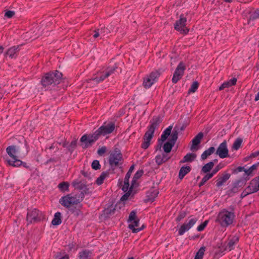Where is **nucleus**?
<instances>
[{
  "instance_id": "8",
  "label": "nucleus",
  "mask_w": 259,
  "mask_h": 259,
  "mask_svg": "<svg viewBox=\"0 0 259 259\" xmlns=\"http://www.w3.org/2000/svg\"><path fill=\"white\" fill-rule=\"evenodd\" d=\"M160 76V72L158 70H155L147 75L144 78L143 82V86L146 88H150L155 83Z\"/></svg>"
},
{
  "instance_id": "9",
  "label": "nucleus",
  "mask_w": 259,
  "mask_h": 259,
  "mask_svg": "<svg viewBox=\"0 0 259 259\" xmlns=\"http://www.w3.org/2000/svg\"><path fill=\"white\" fill-rule=\"evenodd\" d=\"M186 69L185 63L181 61L177 66L172 78V82L175 84L178 82L184 74V71Z\"/></svg>"
},
{
  "instance_id": "14",
  "label": "nucleus",
  "mask_w": 259,
  "mask_h": 259,
  "mask_svg": "<svg viewBox=\"0 0 259 259\" xmlns=\"http://www.w3.org/2000/svg\"><path fill=\"white\" fill-rule=\"evenodd\" d=\"M228 152L227 142L224 141L219 146L216 151V154L219 155L221 158H224L228 156Z\"/></svg>"
},
{
  "instance_id": "46",
  "label": "nucleus",
  "mask_w": 259,
  "mask_h": 259,
  "mask_svg": "<svg viewBox=\"0 0 259 259\" xmlns=\"http://www.w3.org/2000/svg\"><path fill=\"white\" fill-rule=\"evenodd\" d=\"M126 193L121 197L120 200L121 201H125L128 199L129 196L131 195L132 191H130L128 189L127 191L125 192Z\"/></svg>"
},
{
  "instance_id": "26",
  "label": "nucleus",
  "mask_w": 259,
  "mask_h": 259,
  "mask_svg": "<svg viewBox=\"0 0 259 259\" xmlns=\"http://www.w3.org/2000/svg\"><path fill=\"white\" fill-rule=\"evenodd\" d=\"M92 252L89 250H84L79 252L78 259H92Z\"/></svg>"
},
{
  "instance_id": "61",
  "label": "nucleus",
  "mask_w": 259,
  "mask_h": 259,
  "mask_svg": "<svg viewBox=\"0 0 259 259\" xmlns=\"http://www.w3.org/2000/svg\"><path fill=\"white\" fill-rule=\"evenodd\" d=\"M172 128V125H169L168 127H167L164 130V131L166 132V133H167L168 134H169L170 135V133L171 132Z\"/></svg>"
},
{
  "instance_id": "6",
  "label": "nucleus",
  "mask_w": 259,
  "mask_h": 259,
  "mask_svg": "<svg viewBox=\"0 0 259 259\" xmlns=\"http://www.w3.org/2000/svg\"><path fill=\"white\" fill-rule=\"evenodd\" d=\"M115 128L114 122H104L96 132L100 138L101 136L104 137L113 133Z\"/></svg>"
},
{
  "instance_id": "33",
  "label": "nucleus",
  "mask_w": 259,
  "mask_h": 259,
  "mask_svg": "<svg viewBox=\"0 0 259 259\" xmlns=\"http://www.w3.org/2000/svg\"><path fill=\"white\" fill-rule=\"evenodd\" d=\"M214 162L210 161L205 164L202 168L201 171L204 173H207L209 172L213 167Z\"/></svg>"
},
{
  "instance_id": "57",
  "label": "nucleus",
  "mask_w": 259,
  "mask_h": 259,
  "mask_svg": "<svg viewBox=\"0 0 259 259\" xmlns=\"http://www.w3.org/2000/svg\"><path fill=\"white\" fill-rule=\"evenodd\" d=\"M55 259H69V256L67 254L64 255H56Z\"/></svg>"
},
{
  "instance_id": "34",
  "label": "nucleus",
  "mask_w": 259,
  "mask_h": 259,
  "mask_svg": "<svg viewBox=\"0 0 259 259\" xmlns=\"http://www.w3.org/2000/svg\"><path fill=\"white\" fill-rule=\"evenodd\" d=\"M259 166V162L256 163L251 166L248 169H246L245 176H249L252 175L253 171L256 169Z\"/></svg>"
},
{
  "instance_id": "60",
  "label": "nucleus",
  "mask_w": 259,
  "mask_h": 259,
  "mask_svg": "<svg viewBox=\"0 0 259 259\" xmlns=\"http://www.w3.org/2000/svg\"><path fill=\"white\" fill-rule=\"evenodd\" d=\"M208 181V180L206 179V177H205V176L202 178L201 182L199 184V187H201L204 184Z\"/></svg>"
},
{
  "instance_id": "54",
  "label": "nucleus",
  "mask_w": 259,
  "mask_h": 259,
  "mask_svg": "<svg viewBox=\"0 0 259 259\" xmlns=\"http://www.w3.org/2000/svg\"><path fill=\"white\" fill-rule=\"evenodd\" d=\"M169 136V135L167 133H166V132H165L164 131L162 133V135H161L160 140L162 142H163L167 139V138H168V137Z\"/></svg>"
},
{
  "instance_id": "16",
  "label": "nucleus",
  "mask_w": 259,
  "mask_h": 259,
  "mask_svg": "<svg viewBox=\"0 0 259 259\" xmlns=\"http://www.w3.org/2000/svg\"><path fill=\"white\" fill-rule=\"evenodd\" d=\"M203 137V133L200 132L192 140V145L190 149L192 151H196L198 149L197 146L201 143V141Z\"/></svg>"
},
{
  "instance_id": "13",
  "label": "nucleus",
  "mask_w": 259,
  "mask_h": 259,
  "mask_svg": "<svg viewBox=\"0 0 259 259\" xmlns=\"http://www.w3.org/2000/svg\"><path fill=\"white\" fill-rule=\"evenodd\" d=\"M21 50V46H14L10 48L5 54L6 58L9 57L11 59H15L19 55Z\"/></svg>"
},
{
  "instance_id": "19",
  "label": "nucleus",
  "mask_w": 259,
  "mask_h": 259,
  "mask_svg": "<svg viewBox=\"0 0 259 259\" xmlns=\"http://www.w3.org/2000/svg\"><path fill=\"white\" fill-rule=\"evenodd\" d=\"M128 228L131 229L133 233H136L142 230V228L139 227V220L138 219L128 223Z\"/></svg>"
},
{
  "instance_id": "23",
  "label": "nucleus",
  "mask_w": 259,
  "mask_h": 259,
  "mask_svg": "<svg viewBox=\"0 0 259 259\" xmlns=\"http://www.w3.org/2000/svg\"><path fill=\"white\" fill-rule=\"evenodd\" d=\"M237 79L236 78H232L229 81L224 82L220 87L219 90L221 91L225 88H228L236 83Z\"/></svg>"
},
{
  "instance_id": "29",
  "label": "nucleus",
  "mask_w": 259,
  "mask_h": 259,
  "mask_svg": "<svg viewBox=\"0 0 259 259\" xmlns=\"http://www.w3.org/2000/svg\"><path fill=\"white\" fill-rule=\"evenodd\" d=\"M61 223V213L60 212H57L54 214L52 224L53 225L57 226L60 225Z\"/></svg>"
},
{
  "instance_id": "36",
  "label": "nucleus",
  "mask_w": 259,
  "mask_h": 259,
  "mask_svg": "<svg viewBox=\"0 0 259 259\" xmlns=\"http://www.w3.org/2000/svg\"><path fill=\"white\" fill-rule=\"evenodd\" d=\"M174 145V144H172L169 141L166 142L163 146L164 151L165 152V153L167 154L168 153L170 152Z\"/></svg>"
},
{
  "instance_id": "4",
  "label": "nucleus",
  "mask_w": 259,
  "mask_h": 259,
  "mask_svg": "<svg viewBox=\"0 0 259 259\" xmlns=\"http://www.w3.org/2000/svg\"><path fill=\"white\" fill-rule=\"evenodd\" d=\"M235 219L233 212L229 211L226 209L221 211L218 214L216 222L222 227H227L232 224Z\"/></svg>"
},
{
  "instance_id": "17",
  "label": "nucleus",
  "mask_w": 259,
  "mask_h": 259,
  "mask_svg": "<svg viewBox=\"0 0 259 259\" xmlns=\"http://www.w3.org/2000/svg\"><path fill=\"white\" fill-rule=\"evenodd\" d=\"M6 152L9 156L13 159L18 157L19 148L15 145L9 146L6 148Z\"/></svg>"
},
{
  "instance_id": "51",
  "label": "nucleus",
  "mask_w": 259,
  "mask_h": 259,
  "mask_svg": "<svg viewBox=\"0 0 259 259\" xmlns=\"http://www.w3.org/2000/svg\"><path fill=\"white\" fill-rule=\"evenodd\" d=\"M137 180H135V178H133L132 184L131 187H128V189L130 191H132V190L134 188L138 186V183H137Z\"/></svg>"
},
{
  "instance_id": "5",
  "label": "nucleus",
  "mask_w": 259,
  "mask_h": 259,
  "mask_svg": "<svg viewBox=\"0 0 259 259\" xmlns=\"http://www.w3.org/2000/svg\"><path fill=\"white\" fill-rule=\"evenodd\" d=\"M99 139V137L95 131L93 134L83 135L80 138V141L82 143V147L87 148L92 146Z\"/></svg>"
},
{
  "instance_id": "47",
  "label": "nucleus",
  "mask_w": 259,
  "mask_h": 259,
  "mask_svg": "<svg viewBox=\"0 0 259 259\" xmlns=\"http://www.w3.org/2000/svg\"><path fill=\"white\" fill-rule=\"evenodd\" d=\"M143 170H139L136 172L133 178H135V180H138L143 175Z\"/></svg>"
},
{
  "instance_id": "56",
  "label": "nucleus",
  "mask_w": 259,
  "mask_h": 259,
  "mask_svg": "<svg viewBox=\"0 0 259 259\" xmlns=\"http://www.w3.org/2000/svg\"><path fill=\"white\" fill-rule=\"evenodd\" d=\"M246 169L242 166H238L234 170V172L238 173L241 171H244L245 172Z\"/></svg>"
},
{
  "instance_id": "41",
  "label": "nucleus",
  "mask_w": 259,
  "mask_h": 259,
  "mask_svg": "<svg viewBox=\"0 0 259 259\" xmlns=\"http://www.w3.org/2000/svg\"><path fill=\"white\" fill-rule=\"evenodd\" d=\"M242 140L240 138L237 139L233 144L232 148L235 150H237L240 147Z\"/></svg>"
},
{
  "instance_id": "37",
  "label": "nucleus",
  "mask_w": 259,
  "mask_h": 259,
  "mask_svg": "<svg viewBox=\"0 0 259 259\" xmlns=\"http://www.w3.org/2000/svg\"><path fill=\"white\" fill-rule=\"evenodd\" d=\"M205 251V247H201L197 252L194 259H203Z\"/></svg>"
},
{
  "instance_id": "18",
  "label": "nucleus",
  "mask_w": 259,
  "mask_h": 259,
  "mask_svg": "<svg viewBox=\"0 0 259 259\" xmlns=\"http://www.w3.org/2000/svg\"><path fill=\"white\" fill-rule=\"evenodd\" d=\"M134 169V165H132L130 167V169H128V171H127V172L126 173V174L125 176L124 180V185L122 188V190L124 192H126V191H127V190L128 189V187L130 186L129 179L130 178L131 174L133 172Z\"/></svg>"
},
{
  "instance_id": "55",
  "label": "nucleus",
  "mask_w": 259,
  "mask_h": 259,
  "mask_svg": "<svg viewBox=\"0 0 259 259\" xmlns=\"http://www.w3.org/2000/svg\"><path fill=\"white\" fill-rule=\"evenodd\" d=\"M106 151V148L105 147H102L98 150V154L100 155H102L105 153Z\"/></svg>"
},
{
  "instance_id": "59",
  "label": "nucleus",
  "mask_w": 259,
  "mask_h": 259,
  "mask_svg": "<svg viewBox=\"0 0 259 259\" xmlns=\"http://www.w3.org/2000/svg\"><path fill=\"white\" fill-rule=\"evenodd\" d=\"M248 189L247 188H246L245 189V190L241 193V198H244L246 196H247V195L249 194H251V193H248Z\"/></svg>"
},
{
  "instance_id": "53",
  "label": "nucleus",
  "mask_w": 259,
  "mask_h": 259,
  "mask_svg": "<svg viewBox=\"0 0 259 259\" xmlns=\"http://www.w3.org/2000/svg\"><path fill=\"white\" fill-rule=\"evenodd\" d=\"M186 214L185 212H181L177 217L176 221L177 222H180L186 217Z\"/></svg>"
},
{
  "instance_id": "11",
  "label": "nucleus",
  "mask_w": 259,
  "mask_h": 259,
  "mask_svg": "<svg viewBox=\"0 0 259 259\" xmlns=\"http://www.w3.org/2000/svg\"><path fill=\"white\" fill-rule=\"evenodd\" d=\"M42 218L41 212L36 208H32L28 210L27 221L29 223H33L40 221Z\"/></svg>"
},
{
  "instance_id": "64",
  "label": "nucleus",
  "mask_w": 259,
  "mask_h": 259,
  "mask_svg": "<svg viewBox=\"0 0 259 259\" xmlns=\"http://www.w3.org/2000/svg\"><path fill=\"white\" fill-rule=\"evenodd\" d=\"M22 165L23 167H25V168H29V165H28L27 164V163H24V162H23V164H22Z\"/></svg>"
},
{
  "instance_id": "48",
  "label": "nucleus",
  "mask_w": 259,
  "mask_h": 259,
  "mask_svg": "<svg viewBox=\"0 0 259 259\" xmlns=\"http://www.w3.org/2000/svg\"><path fill=\"white\" fill-rule=\"evenodd\" d=\"M152 193L151 196L149 195L148 196L149 200L151 202L154 201V198L157 196L158 192L157 191H153Z\"/></svg>"
},
{
  "instance_id": "21",
  "label": "nucleus",
  "mask_w": 259,
  "mask_h": 259,
  "mask_svg": "<svg viewBox=\"0 0 259 259\" xmlns=\"http://www.w3.org/2000/svg\"><path fill=\"white\" fill-rule=\"evenodd\" d=\"M169 158L170 157L167 154L162 153L161 155H158L155 157V162L159 165L166 162Z\"/></svg>"
},
{
  "instance_id": "44",
  "label": "nucleus",
  "mask_w": 259,
  "mask_h": 259,
  "mask_svg": "<svg viewBox=\"0 0 259 259\" xmlns=\"http://www.w3.org/2000/svg\"><path fill=\"white\" fill-rule=\"evenodd\" d=\"M92 167L95 170L99 169L101 167L99 161L97 160H95L92 163Z\"/></svg>"
},
{
  "instance_id": "25",
  "label": "nucleus",
  "mask_w": 259,
  "mask_h": 259,
  "mask_svg": "<svg viewBox=\"0 0 259 259\" xmlns=\"http://www.w3.org/2000/svg\"><path fill=\"white\" fill-rule=\"evenodd\" d=\"M238 240L239 238L237 236H233L229 240L227 246V248L230 251L233 249L234 248V246L237 243Z\"/></svg>"
},
{
  "instance_id": "22",
  "label": "nucleus",
  "mask_w": 259,
  "mask_h": 259,
  "mask_svg": "<svg viewBox=\"0 0 259 259\" xmlns=\"http://www.w3.org/2000/svg\"><path fill=\"white\" fill-rule=\"evenodd\" d=\"M230 177V175L228 173H224L222 176L217 181L216 186L218 187L222 186Z\"/></svg>"
},
{
  "instance_id": "50",
  "label": "nucleus",
  "mask_w": 259,
  "mask_h": 259,
  "mask_svg": "<svg viewBox=\"0 0 259 259\" xmlns=\"http://www.w3.org/2000/svg\"><path fill=\"white\" fill-rule=\"evenodd\" d=\"M76 145V141H73L71 142L69 145L68 147V149L69 151H73L75 148Z\"/></svg>"
},
{
  "instance_id": "2",
  "label": "nucleus",
  "mask_w": 259,
  "mask_h": 259,
  "mask_svg": "<svg viewBox=\"0 0 259 259\" xmlns=\"http://www.w3.org/2000/svg\"><path fill=\"white\" fill-rule=\"evenodd\" d=\"M159 123V119L157 117L153 118L150 121V124L147 127L148 130L143 137V142L141 145V147L143 149H146L149 146L154 131L158 128Z\"/></svg>"
},
{
  "instance_id": "38",
  "label": "nucleus",
  "mask_w": 259,
  "mask_h": 259,
  "mask_svg": "<svg viewBox=\"0 0 259 259\" xmlns=\"http://www.w3.org/2000/svg\"><path fill=\"white\" fill-rule=\"evenodd\" d=\"M259 19V9L250 13L249 19L250 21H254Z\"/></svg>"
},
{
  "instance_id": "39",
  "label": "nucleus",
  "mask_w": 259,
  "mask_h": 259,
  "mask_svg": "<svg viewBox=\"0 0 259 259\" xmlns=\"http://www.w3.org/2000/svg\"><path fill=\"white\" fill-rule=\"evenodd\" d=\"M117 68V67L116 66V65H115V66H114L113 67H108L104 71L106 75V76H107V77H108L109 76H110L111 75H112L113 73H114V72H115L116 69Z\"/></svg>"
},
{
  "instance_id": "40",
  "label": "nucleus",
  "mask_w": 259,
  "mask_h": 259,
  "mask_svg": "<svg viewBox=\"0 0 259 259\" xmlns=\"http://www.w3.org/2000/svg\"><path fill=\"white\" fill-rule=\"evenodd\" d=\"M199 83L198 81H194L192 84L190 88L189 89V93H195L198 89L199 87Z\"/></svg>"
},
{
  "instance_id": "58",
  "label": "nucleus",
  "mask_w": 259,
  "mask_h": 259,
  "mask_svg": "<svg viewBox=\"0 0 259 259\" xmlns=\"http://www.w3.org/2000/svg\"><path fill=\"white\" fill-rule=\"evenodd\" d=\"M259 157V152L258 151H255L253 153H252L250 156L248 158H254V157Z\"/></svg>"
},
{
  "instance_id": "7",
  "label": "nucleus",
  "mask_w": 259,
  "mask_h": 259,
  "mask_svg": "<svg viewBox=\"0 0 259 259\" xmlns=\"http://www.w3.org/2000/svg\"><path fill=\"white\" fill-rule=\"evenodd\" d=\"M187 18L183 14H181L180 18L174 24V28L177 31L183 34H187L189 31V29L186 26Z\"/></svg>"
},
{
  "instance_id": "15",
  "label": "nucleus",
  "mask_w": 259,
  "mask_h": 259,
  "mask_svg": "<svg viewBox=\"0 0 259 259\" xmlns=\"http://www.w3.org/2000/svg\"><path fill=\"white\" fill-rule=\"evenodd\" d=\"M248 193H254L259 190V176L251 181L249 186L247 187Z\"/></svg>"
},
{
  "instance_id": "12",
  "label": "nucleus",
  "mask_w": 259,
  "mask_h": 259,
  "mask_svg": "<svg viewBox=\"0 0 259 259\" xmlns=\"http://www.w3.org/2000/svg\"><path fill=\"white\" fill-rule=\"evenodd\" d=\"M122 155L118 149H115L110 154L109 162L111 166H116L122 160Z\"/></svg>"
},
{
  "instance_id": "32",
  "label": "nucleus",
  "mask_w": 259,
  "mask_h": 259,
  "mask_svg": "<svg viewBox=\"0 0 259 259\" xmlns=\"http://www.w3.org/2000/svg\"><path fill=\"white\" fill-rule=\"evenodd\" d=\"M196 157V155L194 153H188L183 158L182 161L183 162H192Z\"/></svg>"
},
{
  "instance_id": "24",
  "label": "nucleus",
  "mask_w": 259,
  "mask_h": 259,
  "mask_svg": "<svg viewBox=\"0 0 259 259\" xmlns=\"http://www.w3.org/2000/svg\"><path fill=\"white\" fill-rule=\"evenodd\" d=\"M93 37L97 38L100 36L101 37L105 35L106 33H108V29L103 27L96 29L94 31Z\"/></svg>"
},
{
  "instance_id": "45",
  "label": "nucleus",
  "mask_w": 259,
  "mask_h": 259,
  "mask_svg": "<svg viewBox=\"0 0 259 259\" xmlns=\"http://www.w3.org/2000/svg\"><path fill=\"white\" fill-rule=\"evenodd\" d=\"M208 221H205L203 223L199 225L197 228V230L199 232L202 231L208 224Z\"/></svg>"
},
{
  "instance_id": "1",
  "label": "nucleus",
  "mask_w": 259,
  "mask_h": 259,
  "mask_svg": "<svg viewBox=\"0 0 259 259\" xmlns=\"http://www.w3.org/2000/svg\"><path fill=\"white\" fill-rule=\"evenodd\" d=\"M62 77V73L58 70L46 73L41 78V84L44 88L49 89L59 84Z\"/></svg>"
},
{
  "instance_id": "28",
  "label": "nucleus",
  "mask_w": 259,
  "mask_h": 259,
  "mask_svg": "<svg viewBox=\"0 0 259 259\" xmlns=\"http://www.w3.org/2000/svg\"><path fill=\"white\" fill-rule=\"evenodd\" d=\"M191 167L189 166H182L179 173V177L180 179H183V178L191 171Z\"/></svg>"
},
{
  "instance_id": "20",
  "label": "nucleus",
  "mask_w": 259,
  "mask_h": 259,
  "mask_svg": "<svg viewBox=\"0 0 259 259\" xmlns=\"http://www.w3.org/2000/svg\"><path fill=\"white\" fill-rule=\"evenodd\" d=\"M107 78L104 71L98 74V75L94 78H92L89 80V83H92L94 84H98L103 82L106 78Z\"/></svg>"
},
{
  "instance_id": "31",
  "label": "nucleus",
  "mask_w": 259,
  "mask_h": 259,
  "mask_svg": "<svg viewBox=\"0 0 259 259\" xmlns=\"http://www.w3.org/2000/svg\"><path fill=\"white\" fill-rule=\"evenodd\" d=\"M109 173L108 171L103 172L100 177L97 179L96 183L98 185H101L103 184L105 178L109 176Z\"/></svg>"
},
{
  "instance_id": "52",
  "label": "nucleus",
  "mask_w": 259,
  "mask_h": 259,
  "mask_svg": "<svg viewBox=\"0 0 259 259\" xmlns=\"http://www.w3.org/2000/svg\"><path fill=\"white\" fill-rule=\"evenodd\" d=\"M15 15V12L13 11H7L5 14V16L8 18H11Z\"/></svg>"
},
{
  "instance_id": "10",
  "label": "nucleus",
  "mask_w": 259,
  "mask_h": 259,
  "mask_svg": "<svg viewBox=\"0 0 259 259\" xmlns=\"http://www.w3.org/2000/svg\"><path fill=\"white\" fill-rule=\"evenodd\" d=\"M198 221V218L195 217L191 216L189 219L186 221L180 228L178 231L179 235H183L185 232L188 231L192 228L196 223Z\"/></svg>"
},
{
  "instance_id": "43",
  "label": "nucleus",
  "mask_w": 259,
  "mask_h": 259,
  "mask_svg": "<svg viewBox=\"0 0 259 259\" xmlns=\"http://www.w3.org/2000/svg\"><path fill=\"white\" fill-rule=\"evenodd\" d=\"M136 215V212L135 210H133L129 214L128 219L127 220L128 223L132 222L134 220L137 219Z\"/></svg>"
},
{
  "instance_id": "49",
  "label": "nucleus",
  "mask_w": 259,
  "mask_h": 259,
  "mask_svg": "<svg viewBox=\"0 0 259 259\" xmlns=\"http://www.w3.org/2000/svg\"><path fill=\"white\" fill-rule=\"evenodd\" d=\"M224 167V165L219 163L218 165H217L212 170V172L213 174H217L221 169H222Z\"/></svg>"
},
{
  "instance_id": "63",
  "label": "nucleus",
  "mask_w": 259,
  "mask_h": 259,
  "mask_svg": "<svg viewBox=\"0 0 259 259\" xmlns=\"http://www.w3.org/2000/svg\"><path fill=\"white\" fill-rule=\"evenodd\" d=\"M254 100L255 101H257L258 100H259V91L257 94L255 95Z\"/></svg>"
},
{
  "instance_id": "27",
  "label": "nucleus",
  "mask_w": 259,
  "mask_h": 259,
  "mask_svg": "<svg viewBox=\"0 0 259 259\" xmlns=\"http://www.w3.org/2000/svg\"><path fill=\"white\" fill-rule=\"evenodd\" d=\"M18 157H17L12 160H7V163L9 165H11L13 167H19L21 166L23 164V162L21 160L18 159Z\"/></svg>"
},
{
  "instance_id": "62",
  "label": "nucleus",
  "mask_w": 259,
  "mask_h": 259,
  "mask_svg": "<svg viewBox=\"0 0 259 259\" xmlns=\"http://www.w3.org/2000/svg\"><path fill=\"white\" fill-rule=\"evenodd\" d=\"M214 175L215 174H213V172L212 171H211V172H210V173L207 174L205 176V177H206V179L208 180L210 179H211Z\"/></svg>"
},
{
  "instance_id": "30",
  "label": "nucleus",
  "mask_w": 259,
  "mask_h": 259,
  "mask_svg": "<svg viewBox=\"0 0 259 259\" xmlns=\"http://www.w3.org/2000/svg\"><path fill=\"white\" fill-rule=\"evenodd\" d=\"M215 151V148L213 147H211L208 149L204 151L201 154V158L202 160L206 159L209 156L211 155Z\"/></svg>"
},
{
  "instance_id": "3",
  "label": "nucleus",
  "mask_w": 259,
  "mask_h": 259,
  "mask_svg": "<svg viewBox=\"0 0 259 259\" xmlns=\"http://www.w3.org/2000/svg\"><path fill=\"white\" fill-rule=\"evenodd\" d=\"M84 197V193L82 191L75 195L68 194L61 197L59 200V202L62 205L68 208L74 205L79 203L82 201Z\"/></svg>"
},
{
  "instance_id": "35",
  "label": "nucleus",
  "mask_w": 259,
  "mask_h": 259,
  "mask_svg": "<svg viewBox=\"0 0 259 259\" xmlns=\"http://www.w3.org/2000/svg\"><path fill=\"white\" fill-rule=\"evenodd\" d=\"M178 132L176 130H174L170 135V138L169 139V142H171L173 144H175L176 141L178 139Z\"/></svg>"
},
{
  "instance_id": "42",
  "label": "nucleus",
  "mask_w": 259,
  "mask_h": 259,
  "mask_svg": "<svg viewBox=\"0 0 259 259\" xmlns=\"http://www.w3.org/2000/svg\"><path fill=\"white\" fill-rule=\"evenodd\" d=\"M68 187L69 184L66 182H62L58 185V188L62 191L68 190Z\"/></svg>"
}]
</instances>
